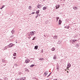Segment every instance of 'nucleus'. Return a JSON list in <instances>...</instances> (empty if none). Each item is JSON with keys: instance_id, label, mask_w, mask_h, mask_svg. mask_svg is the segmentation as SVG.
Wrapping results in <instances>:
<instances>
[{"instance_id": "nucleus-47", "label": "nucleus", "mask_w": 80, "mask_h": 80, "mask_svg": "<svg viewBox=\"0 0 80 80\" xmlns=\"http://www.w3.org/2000/svg\"><path fill=\"white\" fill-rule=\"evenodd\" d=\"M32 59H34V58H32Z\"/></svg>"}, {"instance_id": "nucleus-17", "label": "nucleus", "mask_w": 80, "mask_h": 80, "mask_svg": "<svg viewBox=\"0 0 80 80\" xmlns=\"http://www.w3.org/2000/svg\"><path fill=\"white\" fill-rule=\"evenodd\" d=\"M8 48V46L5 47L3 48V49L4 50H6Z\"/></svg>"}, {"instance_id": "nucleus-40", "label": "nucleus", "mask_w": 80, "mask_h": 80, "mask_svg": "<svg viewBox=\"0 0 80 80\" xmlns=\"http://www.w3.org/2000/svg\"><path fill=\"white\" fill-rule=\"evenodd\" d=\"M15 67H17V65H15Z\"/></svg>"}, {"instance_id": "nucleus-21", "label": "nucleus", "mask_w": 80, "mask_h": 80, "mask_svg": "<svg viewBox=\"0 0 80 80\" xmlns=\"http://www.w3.org/2000/svg\"><path fill=\"white\" fill-rule=\"evenodd\" d=\"M4 79L5 80H8V78H7L6 77H4Z\"/></svg>"}, {"instance_id": "nucleus-39", "label": "nucleus", "mask_w": 80, "mask_h": 80, "mask_svg": "<svg viewBox=\"0 0 80 80\" xmlns=\"http://www.w3.org/2000/svg\"><path fill=\"white\" fill-rule=\"evenodd\" d=\"M26 70H27L28 71V69H26Z\"/></svg>"}, {"instance_id": "nucleus-33", "label": "nucleus", "mask_w": 80, "mask_h": 80, "mask_svg": "<svg viewBox=\"0 0 80 80\" xmlns=\"http://www.w3.org/2000/svg\"><path fill=\"white\" fill-rule=\"evenodd\" d=\"M17 58V57H13V59H16V58Z\"/></svg>"}, {"instance_id": "nucleus-15", "label": "nucleus", "mask_w": 80, "mask_h": 80, "mask_svg": "<svg viewBox=\"0 0 80 80\" xmlns=\"http://www.w3.org/2000/svg\"><path fill=\"white\" fill-rule=\"evenodd\" d=\"M28 36L29 37V38H31V37L32 36V34L31 33H30V34H29Z\"/></svg>"}, {"instance_id": "nucleus-44", "label": "nucleus", "mask_w": 80, "mask_h": 80, "mask_svg": "<svg viewBox=\"0 0 80 80\" xmlns=\"http://www.w3.org/2000/svg\"><path fill=\"white\" fill-rule=\"evenodd\" d=\"M67 73H68L69 72H68V71H67Z\"/></svg>"}, {"instance_id": "nucleus-26", "label": "nucleus", "mask_w": 80, "mask_h": 80, "mask_svg": "<svg viewBox=\"0 0 80 80\" xmlns=\"http://www.w3.org/2000/svg\"><path fill=\"white\" fill-rule=\"evenodd\" d=\"M43 10H46V7H44L43 8Z\"/></svg>"}, {"instance_id": "nucleus-11", "label": "nucleus", "mask_w": 80, "mask_h": 80, "mask_svg": "<svg viewBox=\"0 0 80 80\" xmlns=\"http://www.w3.org/2000/svg\"><path fill=\"white\" fill-rule=\"evenodd\" d=\"M62 20H59V25H61V23H62Z\"/></svg>"}, {"instance_id": "nucleus-35", "label": "nucleus", "mask_w": 80, "mask_h": 80, "mask_svg": "<svg viewBox=\"0 0 80 80\" xmlns=\"http://www.w3.org/2000/svg\"><path fill=\"white\" fill-rule=\"evenodd\" d=\"M67 27V28L68 29V28H69V27H70V26H68Z\"/></svg>"}, {"instance_id": "nucleus-25", "label": "nucleus", "mask_w": 80, "mask_h": 80, "mask_svg": "<svg viewBox=\"0 0 80 80\" xmlns=\"http://www.w3.org/2000/svg\"><path fill=\"white\" fill-rule=\"evenodd\" d=\"M4 7H5V5H3L2 7L1 8H0V9H1V10L3 8H4Z\"/></svg>"}, {"instance_id": "nucleus-4", "label": "nucleus", "mask_w": 80, "mask_h": 80, "mask_svg": "<svg viewBox=\"0 0 80 80\" xmlns=\"http://www.w3.org/2000/svg\"><path fill=\"white\" fill-rule=\"evenodd\" d=\"M56 9H58V8H60V5L59 4H57L56 6Z\"/></svg>"}, {"instance_id": "nucleus-19", "label": "nucleus", "mask_w": 80, "mask_h": 80, "mask_svg": "<svg viewBox=\"0 0 80 80\" xmlns=\"http://www.w3.org/2000/svg\"><path fill=\"white\" fill-rule=\"evenodd\" d=\"M53 58L54 59H55L57 58V56H56V55H55L54 56V57H53Z\"/></svg>"}, {"instance_id": "nucleus-20", "label": "nucleus", "mask_w": 80, "mask_h": 80, "mask_svg": "<svg viewBox=\"0 0 80 80\" xmlns=\"http://www.w3.org/2000/svg\"><path fill=\"white\" fill-rule=\"evenodd\" d=\"M40 14H38V15H37L36 16V18H37V17H40Z\"/></svg>"}, {"instance_id": "nucleus-22", "label": "nucleus", "mask_w": 80, "mask_h": 80, "mask_svg": "<svg viewBox=\"0 0 80 80\" xmlns=\"http://www.w3.org/2000/svg\"><path fill=\"white\" fill-rule=\"evenodd\" d=\"M55 49L54 48H52V51H55Z\"/></svg>"}, {"instance_id": "nucleus-18", "label": "nucleus", "mask_w": 80, "mask_h": 80, "mask_svg": "<svg viewBox=\"0 0 80 80\" xmlns=\"http://www.w3.org/2000/svg\"><path fill=\"white\" fill-rule=\"evenodd\" d=\"M15 30H14V29H13L12 30V33H15Z\"/></svg>"}, {"instance_id": "nucleus-27", "label": "nucleus", "mask_w": 80, "mask_h": 80, "mask_svg": "<svg viewBox=\"0 0 80 80\" xmlns=\"http://www.w3.org/2000/svg\"><path fill=\"white\" fill-rule=\"evenodd\" d=\"M16 55H17V53H14L13 54V56H16Z\"/></svg>"}, {"instance_id": "nucleus-9", "label": "nucleus", "mask_w": 80, "mask_h": 80, "mask_svg": "<svg viewBox=\"0 0 80 80\" xmlns=\"http://www.w3.org/2000/svg\"><path fill=\"white\" fill-rule=\"evenodd\" d=\"M70 67H71V64H70L69 63L68 64L67 67H68V68H70Z\"/></svg>"}, {"instance_id": "nucleus-8", "label": "nucleus", "mask_w": 80, "mask_h": 80, "mask_svg": "<svg viewBox=\"0 0 80 80\" xmlns=\"http://www.w3.org/2000/svg\"><path fill=\"white\" fill-rule=\"evenodd\" d=\"M26 63H29L30 62V60L27 59L25 61Z\"/></svg>"}, {"instance_id": "nucleus-46", "label": "nucleus", "mask_w": 80, "mask_h": 80, "mask_svg": "<svg viewBox=\"0 0 80 80\" xmlns=\"http://www.w3.org/2000/svg\"><path fill=\"white\" fill-rule=\"evenodd\" d=\"M65 71H67V69H65Z\"/></svg>"}, {"instance_id": "nucleus-24", "label": "nucleus", "mask_w": 80, "mask_h": 80, "mask_svg": "<svg viewBox=\"0 0 80 80\" xmlns=\"http://www.w3.org/2000/svg\"><path fill=\"white\" fill-rule=\"evenodd\" d=\"M59 19V17H57L56 18L57 22H58V20Z\"/></svg>"}, {"instance_id": "nucleus-31", "label": "nucleus", "mask_w": 80, "mask_h": 80, "mask_svg": "<svg viewBox=\"0 0 80 80\" xmlns=\"http://www.w3.org/2000/svg\"><path fill=\"white\" fill-rule=\"evenodd\" d=\"M14 36H13V35H12L11 36V38H13Z\"/></svg>"}, {"instance_id": "nucleus-7", "label": "nucleus", "mask_w": 80, "mask_h": 80, "mask_svg": "<svg viewBox=\"0 0 80 80\" xmlns=\"http://www.w3.org/2000/svg\"><path fill=\"white\" fill-rule=\"evenodd\" d=\"M39 12H40V10H38L36 12V13L37 15H39Z\"/></svg>"}, {"instance_id": "nucleus-45", "label": "nucleus", "mask_w": 80, "mask_h": 80, "mask_svg": "<svg viewBox=\"0 0 80 80\" xmlns=\"http://www.w3.org/2000/svg\"><path fill=\"white\" fill-rule=\"evenodd\" d=\"M57 80V79H54V80Z\"/></svg>"}, {"instance_id": "nucleus-2", "label": "nucleus", "mask_w": 80, "mask_h": 80, "mask_svg": "<svg viewBox=\"0 0 80 80\" xmlns=\"http://www.w3.org/2000/svg\"><path fill=\"white\" fill-rule=\"evenodd\" d=\"M70 42L71 43H72V44H74V43H75V41H74V40H70Z\"/></svg>"}, {"instance_id": "nucleus-48", "label": "nucleus", "mask_w": 80, "mask_h": 80, "mask_svg": "<svg viewBox=\"0 0 80 80\" xmlns=\"http://www.w3.org/2000/svg\"><path fill=\"white\" fill-rule=\"evenodd\" d=\"M46 80H48V79H47Z\"/></svg>"}, {"instance_id": "nucleus-32", "label": "nucleus", "mask_w": 80, "mask_h": 80, "mask_svg": "<svg viewBox=\"0 0 80 80\" xmlns=\"http://www.w3.org/2000/svg\"><path fill=\"white\" fill-rule=\"evenodd\" d=\"M67 69L68 70H69V68L67 67Z\"/></svg>"}, {"instance_id": "nucleus-13", "label": "nucleus", "mask_w": 80, "mask_h": 80, "mask_svg": "<svg viewBox=\"0 0 80 80\" xmlns=\"http://www.w3.org/2000/svg\"><path fill=\"white\" fill-rule=\"evenodd\" d=\"M54 39H57L58 38V36H55L53 37Z\"/></svg>"}, {"instance_id": "nucleus-23", "label": "nucleus", "mask_w": 80, "mask_h": 80, "mask_svg": "<svg viewBox=\"0 0 80 80\" xmlns=\"http://www.w3.org/2000/svg\"><path fill=\"white\" fill-rule=\"evenodd\" d=\"M39 60H41V61L42 60H44V58H40Z\"/></svg>"}, {"instance_id": "nucleus-28", "label": "nucleus", "mask_w": 80, "mask_h": 80, "mask_svg": "<svg viewBox=\"0 0 80 80\" xmlns=\"http://www.w3.org/2000/svg\"><path fill=\"white\" fill-rule=\"evenodd\" d=\"M29 9L30 10H31L32 9V7H31V6H29Z\"/></svg>"}, {"instance_id": "nucleus-3", "label": "nucleus", "mask_w": 80, "mask_h": 80, "mask_svg": "<svg viewBox=\"0 0 80 80\" xmlns=\"http://www.w3.org/2000/svg\"><path fill=\"white\" fill-rule=\"evenodd\" d=\"M35 33L36 32L35 31L34 32H30V34H31V35H34L35 34Z\"/></svg>"}, {"instance_id": "nucleus-16", "label": "nucleus", "mask_w": 80, "mask_h": 80, "mask_svg": "<svg viewBox=\"0 0 80 80\" xmlns=\"http://www.w3.org/2000/svg\"><path fill=\"white\" fill-rule=\"evenodd\" d=\"M34 49L35 50H37L38 49V46H37L35 47Z\"/></svg>"}, {"instance_id": "nucleus-30", "label": "nucleus", "mask_w": 80, "mask_h": 80, "mask_svg": "<svg viewBox=\"0 0 80 80\" xmlns=\"http://www.w3.org/2000/svg\"><path fill=\"white\" fill-rule=\"evenodd\" d=\"M37 38V37H34V38H33L32 39V40H35V38Z\"/></svg>"}, {"instance_id": "nucleus-37", "label": "nucleus", "mask_w": 80, "mask_h": 80, "mask_svg": "<svg viewBox=\"0 0 80 80\" xmlns=\"http://www.w3.org/2000/svg\"><path fill=\"white\" fill-rule=\"evenodd\" d=\"M41 52H42V53H43V50H41Z\"/></svg>"}, {"instance_id": "nucleus-43", "label": "nucleus", "mask_w": 80, "mask_h": 80, "mask_svg": "<svg viewBox=\"0 0 80 80\" xmlns=\"http://www.w3.org/2000/svg\"><path fill=\"white\" fill-rule=\"evenodd\" d=\"M43 1L44 2H45V0H43Z\"/></svg>"}, {"instance_id": "nucleus-38", "label": "nucleus", "mask_w": 80, "mask_h": 80, "mask_svg": "<svg viewBox=\"0 0 80 80\" xmlns=\"http://www.w3.org/2000/svg\"><path fill=\"white\" fill-rule=\"evenodd\" d=\"M74 41H75V42H77V40H74Z\"/></svg>"}, {"instance_id": "nucleus-14", "label": "nucleus", "mask_w": 80, "mask_h": 80, "mask_svg": "<svg viewBox=\"0 0 80 80\" xmlns=\"http://www.w3.org/2000/svg\"><path fill=\"white\" fill-rule=\"evenodd\" d=\"M79 45H79V44H78V43L76 44V47L77 48H78V47H79Z\"/></svg>"}, {"instance_id": "nucleus-10", "label": "nucleus", "mask_w": 80, "mask_h": 80, "mask_svg": "<svg viewBox=\"0 0 80 80\" xmlns=\"http://www.w3.org/2000/svg\"><path fill=\"white\" fill-rule=\"evenodd\" d=\"M16 80H25V79H24V78H20L19 79H17Z\"/></svg>"}, {"instance_id": "nucleus-6", "label": "nucleus", "mask_w": 80, "mask_h": 80, "mask_svg": "<svg viewBox=\"0 0 80 80\" xmlns=\"http://www.w3.org/2000/svg\"><path fill=\"white\" fill-rule=\"evenodd\" d=\"M57 70L58 71H59V69H60V67H59V66H58V65H57Z\"/></svg>"}, {"instance_id": "nucleus-36", "label": "nucleus", "mask_w": 80, "mask_h": 80, "mask_svg": "<svg viewBox=\"0 0 80 80\" xmlns=\"http://www.w3.org/2000/svg\"><path fill=\"white\" fill-rule=\"evenodd\" d=\"M34 13H35V12H32V14H34Z\"/></svg>"}, {"instance_id": "nucleus-12", "label": "nucleus", "mask_w": 80, "mask_h": 80, "mask_svg": "<svg viewBox=\"0 0 80 80\" xmlns=\"http://www.w3.org/2000/svg\"><path fill=\"white\" fill-rule=\"evenodd\" d=\"M73 9H74V10H77V9H78V7L74 6L73 8Z\"/></svg>"}, {"instance_id": "nucleus-29", "label": "nucleus", "mask_w": 80, "mask_h": 80, "mask_svg": "<svg viewBox=\"0 0 80 80\" xmlns=\"http://www.w3.org/2000/svg\"><path fill=\"white\" fill-rule=\"evenodd\" d=\"M34 66V65L33 64L31 65L30 66V67H33Z\"/></svg>"}, {"instance_id": "nucleus-41", "label": "nucleus", "mask_w": 80, "mask_h": 80, "mask_svg": "<svg viewBox=\"0 0 80 80\" xmlns=\"http://www.w3.org/2000/svg\"><path fill=\"white\" fill-rule=\"evenodd\" d=\"M50 76V74L47 76V77H49V76Z\"/></svg>"}, {"instance_id": "nucleus-1", "label": "nucleus", "mask_w": 80, "mask_h": 80, "mask_svg": "<svg viewBox=\"0 0 80 80\" xmlns=\"http://www.w3.org/2000/svg\"><path fill=\"white\" fill-rule=\"evenodd\" d=\"M13 45V44L11 43H10L8 46V48H10L11 47H12Z\"/></svg>"}, {"instance_id": "nucleus-34", "label": "nucleus", "mask_w": 80, "mask_h": 80, "mask_svg": "<svg viewBox=\"0 0 80 80\" xmlns=\"http://www.w3.org/2000/svg\"><path fill=\"white\" fill-rule=\"evenodd\" d=\"M44 73L45 75H47V74H48V73Z\"/></svg>"}, {"instance_id": "nucleus-42", "label": "nucleus", "mask_w": 80, "mask_h": 80, "mask_svg": "<svg viewBox=\"0 0 80 80\" xmlns=\"http://www.w3.org/2000/svg\"><path fill=\"white\" fill-rule=\"evenodd\" d=\"M64 28H67V27H66V26L65 27H64Z\"/></svg>"}, {"instance_id": "nucleus-5", "label": "nucleus", "mask_w": 80, "mask_h": 80, "mask_svg": "<svg viewBox=\"0 0 80 80\" xmlns=\"http://www.w3.org/2000/svg\"><path fill=\"white\" fill-rule=\"evenodd\" d=\"M37 7L38 8H40L42 7V5L40 4H38L37 5Z\"/></svg>"}]
</instances>
